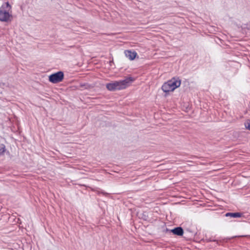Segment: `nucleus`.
<instances>
[{
	"label": "nucleus",
	"mask_w": 250,
	"mask_h": 250,
	"mask_svg": "<svg viewBox=\"0 0 250 250\" xmlns=\"http://www.w3.org/2000/svg\"><path fill=\"white\" fill-rule=\"evenodd\" d=\"M6 150L5 146L4 144H0V155L2 154Z\"/></svg>",
	"instance_id": "8"
},
{
	"label": "nucleus",
	"mask_w": 250,
	"mask_h": 250,
	"mask_svg": "<svg viewBox=\"0 0 250 250\" xmlns=\"http://www.w3.org/2000/svg\"><path fill=\"white\" fill-rule=\"evenodd\" d=\"M181 81L178 78H173L165 83L162 87V89L165 92L172 91L176 88L180 86Z\"/></svg>",
	"instance_id": "2"
},
{
	"label": "nucleus",
	"mask_w": 250,
	"mask_h": 250,
	"mask_svg": "<svg viewBox=\"0 0 250 250\" xmlns=\"http://www.w3.org/2000/svg\"><path fill=\"white\" fill-rule=\"evenodd\" d=\"M171 231L174 234L182 236L183 234L184 231L181 227H177L171 230Z\"/></svg>",
	"instance_id": "6"
},
{
	"label": "nucleus",
	"mask_w": 250,
	"mask_h": 250,
	"mask_svg": "<svg viewBox=\"0 0 250 250\" xmlns=\"http://www.w3.org/2000/svg\"><path fill=\"white\" fill-rule=\"evenodd\" d=\"M134 80L131 78L119 81H112L106 84V88L109 91H116L125 89Z\"/></svg>",
	"instance_id": "1"
},
{
	"label": "nucleus",
	"mask_w": 250,
	"mask_h": 250,
	"mask_svg": "<svg viewBox=\"0 0 250 250\" xmlns=\"http://www.w3.org/2000/svg\"><path fill=\"white\" fill-rule=\"evenodd\" d=\"M245 127L247 129L250 130V121L248 120L245 123Z\"/></svg>",
	"instance_id": "9"
},
{
	"label": "nucleus",
	"mask_w": 250,
	"mask_h": 250,
	"mask_svg": "<svg viewBox=\"0 0 250 250\" xmlns=\"http://www.w3.org/2000/svg\"><path fill=\"white\" fill-rule=\"evenodd\" d=\"M125 56L130 60H134L137 55V53L135 52H131L129 50H125Z\"/></svg>",
	"instance_id": "5"
},
{
	"label": "nucleus",
	"mask_w": 250,
	"mask_h": 250,
	"mask_svg": "<svg viewBox=\"0 0 250 250\" xmlns=\"http://www.w3.org/2000/svg\"><path fill=\"white\" fill-rule=\"evenodd\" d=\"M10 10L11 6L8 2L2 5L0 8V21H10L12 19V15L9 12Z\"/></svg>",
	"instance_id": "3"
},
{
	"label": "nucleus",
	"mask_w": 250,
	"mask_h": 250,
	"mask_svg": "<svg viewBox=\"0 0 250 250\" xmlns=\"http://www.w3.org/2000/svg\"><path fill=\"white\" fill-rule=\"evenodd\" d=\"M226 216H230L233 218H238L242 216V214L239 212H235V213H227L226 214Z\"/></svg>",
	"instance_id": "7"
},
{
	"label": "nucleus",
	"mask_w": 250,
	"mask_h": 250,
	"mask_svg": "<svg viewBox=\"0 0 250 250\" xmlns=\"http://www.w3.org/2000/svg\"><path fill=\"white\" fill-rule=\"evenodd\" d=\"M63 78V73L62 71H59L50 75L49 77V81L53 83H56L62 82Z\"/></svg>",
	"instance_id": "4"
}]
</instances>
